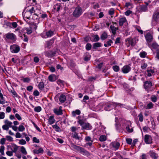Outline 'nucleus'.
I'll list each match as a JSON object with an SVG mask.
<instances>
[{
    "label": "nucleus",
    "mask_w": 159,
    "mask_h": 159,
    "mask_svg": "<svg viewBox=\"0 0 159 159\" xmlns=\"http://www.w3.org/2000/svg\"><path fill=\"white\" fill-rule=\"evenodd\" d=\"M152 20L156 22L153 23L152 22V25L155 26L157 25V23L159 22V10H157L154 12L152 16Z\"/></svg>",
    "instance_id": "nucleus-1"
},
{
    "label": "nucleus",
    "mask_w": 159,
    "mask_h": 159,
    "mask_svg": "<svg viewBox=\"0 0 159 159\" xmlns=\"http://www.w3.org/2000/svg\"><path fill=\"white\" fill-rule=\"evenodd\" d=\"M28 11L31 14V15L33 14V15L37 16L38 17H39V12H40V10L38 9L36 7H32Z\"/></svg>",
    "instance_id": "nucleus-2"
},
{
    "label": "nucleus",
    "mask_w": 159,
    "mask_h": 159,
    "mask_svg": "<svg viewBox=\"0 0 159 159\" xmlns=\"http://www.w3.org/2000/svg\"><path fill=\"white\" fill-rule=\"evenodd\" d=\"M82 13V10L81 8L78 7L75 8L73 13V16L75 17H79Z\"/></svg>",
    "instance_id": "nucleus-3"
},
{
    "label": "nucleus",
    "mask_w": 159,
    "mask_h": 159,
    "mask_svg": "<svg viewBox=\"0 0 159 159\" xmlns=\"http://www.w3.org/2000/svg\"><path fill=\"white\" fill-rule=\"evenodd\" d=\"M10 51L13 53H18L20 50V47L16 44H13L10 47Z\"/></svg>",
    "instance_id": "nucleus-4"
},
{
    "label": "nucleus",
    "mask_w": 159,
    "mask_h": 159,
    "mask_svg": "<svg viewBox=\"0 0 159 159\" xmlns=\"http://www.w3.org/2000/svg\"><path fill=\"white\" fill-rule=\"evenodd\" d=\"M145 38L148 45L151 42L153 39L152 35L150 33H148L145 35Z\"/></svg>",
    "instance_id": "nucleus-5"
},
{
    "label": "nucleus",
    "mask_w": 159,
    "mask_h": 159,
    "mask_svg": "<svg viewBox=\"0 0 159 159\" xmlns=\"http://www.w3.org/2000/svg\"><path fill=\"white\" fill-rule=\"evenodd\" d=\"M152 140L151 136L150 135L146 134L144 136V140L146 143L147 144H151Z\"/></svg>",
    "instance_id": "nucleus-6"
},
{
    "label": "nucleus",
    "mask_w": 159,
    "mask_h": 159,
    "mask_svg": "<svg viewBox=\"0 0 159 159\" xmlns=\"http://www.w3.org/2000/svg\"><path fill=\"white\" fill-rule=\"evenodd\" d=\"M62 107L60 106L59 108H55L53 111L55 114L57 115H61L62 114Z\"/></svg>",
    "instance_id": "nucleus-7"
},
{
    "label": "nucleus",
    "mask_w": 159,
    "mask_h": 159,
    "mask_svg": "<svg viewBox=\"0 0 159 159\" xmlns=\"http://www.w3.org/2000/svg\"><path fill=\"white\" fill-rule=\"evenodd\" d=\"M6 38L12 40H15L16 39V36L15 34L12 33H8L5 35Z\"/></svg>",
    "instance_id": "nucleus-8"
},
{
    "label": "nucleus",
    "mask_w": 159,
    "mask_h": 159,
    "mask_svg": "<svg viewBox=\"0 0 159 159\" xmlns=\"http://www.w3.org/2000/svg\"><path fill=\"white\" fill-rule=\"evenodd\" d=\"M131 70V67L128 65L124 66L121 69L122 72L124 74L128 73Z\"/></svg>",
    "instance_id": "nucleus-9"
},
{
    "label": "nucleus",
    "mask_w": 159,
    "mask_h": 159,
    "mask_svg": "<svg viewBox=\"0 0 159 159\" xmlns=\"http://www.w3.org/2000/svg\"><path fill=\"white\" fill-rule=\"evenodd\" d=\"M152 83L150 81H146L143 85L144 88L146 90L149 89L152 86Z\"/></svg>",
    "instance_id": "nucleus-10"
},
{
    "label": "nucleus",
    "mask_w": 159,
    "mask_h": 159,
    "mask_svg": "<svg viewBox=\"0 0 159 159\" xmlns=\"http://www.w3.org/2000/svg\"><path fill=\"white\" fill-rule=\"evenodd\" d=\"M120 145V143L118 142H115L111 143V145L115 150H117L119 148Z\"/></svg>",
    "instance_id": "nucleus-11"
},
{
    "label": "nucleus",
    "mask_w": 159,
    "mask_h": 159,
    "mask_svg": "<svg viewBox=\"0 0 159 159\" xmlns=\"http://www.w3.org/2000/svg\"><path fill=\"white\" fill-rule=\"evenodd\" d=\"M119 25L120 26H123L124 24L127 21L125 17H124L119 18Z\"/></svg>",
    "instance_id": "nucleus-12"
},
{
    "label": "nucleus",
    "mask_w": 159,
    "mask_h": 159,
    "mask_svg": "<svg viewBox=\"0 0 159 159\" xmlns=\"http://www.w3.org/2000/svg\"><path fill=\"white\" fill-rule=\"evenodd\" d=\"M56 54L55 52H53L52 51H47L46 52L45 55L48 57H52L54 56Z\"/></svg>",
    "instance_id": "nucleus-13"
},
{
    "label": "nucleus",
    "mask_w": 159,
    "mask_h": 159,
    "mask_svg": "<svg viewBox=\"0 0 159 159\" xmlns=\"http://www.w3.org/2000/svg\"><path fill=\"white\" fill-rule=\"evenodd\" d=\"M79 152L84 155L88 156L89 155V152L87 150L82 147L80 149Z\"/></svg>",
    "instance_id": "nucleus-14"
},
{
    "label": "nucleus",
    "mask_w": 159,
    "mask_h": 159,
    "mask_svg": "<svg viewBox=\"0 0 159 159\" xmlns=\"http://www.w3.org/2000/svg\"><path fill=\"white\" fill-rule=\"evenodd\" d=\"M118 104V103H112V104H108L106 105V107L105 108V110L106 111H109L110 110L109 108H111V107H114L115 105H117Z\"/></svg>",
    "instance_id": "nucleus-15"
},
{
    "label": "nucleus",
    "mask_w": 159,
    "mask_h": 159,
    "mask_svg": "<svg viewBox=\"0 0 159 159\" xmlns=\"http://www.w3.org/2000/svg\"><path fill=\"white\" fill-rule=\"evenodd\" d=\"M82 128L84 129H91L92 126L89 123H85L83 125Z\"/></svg>",
    "instance_id": "nucleus-16"
},
{
    "label": "nucleus",
    "mask_w": 159,
    "mask_h": 159,
    "mask_svg": "<svg viewBox=\"0 0 159 159\" xmlns=\"http://www.w3.org/2000/svg\"><path fill=\"white\" fill-rule=\"evenodd\" d=\"M102 44L101 43L97 42L94 43L93 44V48L96 49L98 48H99L102 46Z\"/></svg>",
    "instance_id": "nucleus-17"
},
{
    "label": "nucleus",
    "mask_w": 159,
    "mask_h": 159,
    "mask_svg": "<svg viewBox=\"0 0 159 159\" xmlns=\"http://www.w3.org/2000/svg\"><path fill=\"white\" fill-rule=\"evenodd\" d=\"M110 29L113 34L115 35L116 33V30H118V27H115L113 25H111L110 26Z\"/></svg>",
    "instance_id": "nucleus-18"
},
{
    "label": "nucleus",
    "mask_w": 159,
    "mask_h": 159,
    "mask_svg": "<svg viewBox=\"0 0 159 159\" xmlns=\"http://www.w3.org/2000/svg\"><path fill=\"white\" fill-rule=\"evenodd\" d=\"M66 96L63 94H61L59 98V100L61 103L64 102L66 100Z\"/></svg>",
    "instance_id": "nucleus-19"
},
{
    "label": "nucleus",
    "mask_w": 159,
    "mask_h": 159,
    "mask_svg": "<svg viewBox=\"0 0 159 159\" xmlns=\"http://www.w3.org/2000/svg\"><path fill=\"white\" fill-rule=\"evenodd\" d=\"M48 79L50 81H54L56 80L57 77L55 75H51L48 76Z\"/></svg>",
    "instance_id": "nucleus-20"
},
{
    "label": "nucleus",
    "mask_w": 159,
    "mask_h": 159,
    "mask_svg": "<svg viewBox=\"0 0 159 159\" xmlns=\"http://www.w3.org/2000/svg\"><path fill=\"white\" fill-rule=\"evenodd\" d=\"M31 16V14L28 11V10L23 15L24 17L25 18L27 19H30Z\"/></svg>",
    "instance_id": "nucleus-21"
},
{
    "label": "nucleus",
    "mask_w": 159,
    "mask_h": 159,
    "mask_svg": "<svg viewBox=\"0 0 159 159\" xmlns=\"http://www.w3.org/2000/svg\"><path fill=\"white\" fill-rule=\"evenodd\" d=\"M70 146H71L74 148V149H76L77 151H78V152H79L80 150V149L81 148V147H80L79 146H77L76 145H75L73 143H72L70 144Z\"/></svg>",
    "instance_id": "nucleus-22"
},
{
    "label": "nucleus",
    "mask_w": 159,
    "mask_h": 159,
    "mask_svg": "<svg viewBox=\"0 0 159 159\" xmlns=\"http://www.w3.org/2000/svg\"><path fill=\"white\" fill-rule=\"evenodd\" d=\"M43 152V150L42 148H40L38 150L34 149L33 150V152L34 154H39Z\"/></svg>",
    "instance_id": "nucleus-23"
},
{
    "label": "nucleus",
    "mask_w": 159,
    "mask_h": 159,
    "mask_svg": "<svg viewBox=\"0 0 159 159\" xmlns=\"http://www.w3.org/2000/svg\"><path fill=\"white\" fill-rule=\"evenodd\" d=\"M55 120L53 116H51L49 117L48 119V123L50 125H52L54 123Z\"/></svg>",
    "instance_id": "nucleus-24"
},
{
    "label": "nucleus",
    "mask_w": 159,
    "mask_h": 159,
    "mask_svg": "<svg viewBox=\"0 0 159 159\" xmlns=\"http://www.w3.org/2000/svg\"><path fill=\"white\" fill-rule=\"evenodd\" d=\"M126 42H128L129 44H130L131 46H134V44L133 42V39L132 38H128L126 40Z\"/></svg>",
    "instance_id": "nucleus-25"
},
{
    "label": "nucleus",
    "mask_w": 159,
    "mask_h": 159,
    "mask_svg": "<svg viewBox=\"0 0 159 159\" xmlns=\"http://www.w3.org/2000/svg\"><path fill=\"white\" fill-rule=\"evenodd\" d=\"M81 113L80 111L79 110H76L75 111H73L72 112V115L73 116L75 117L76 115H79Z\"/></svg>",
    "instance_id": "nucleus-26"
},
{
    "label": "nucleus",
    "mask_w": 159,
    "mask_h": 159,
    "mask_svg": "<svg viewBox=\"0 0 159 159\" xmlns=\"http://www.w3.org/2000/svg\"><path fill=\"white\" fill-rule=\"evenodd\" d=\"M112 43L113 41L109 39L104 44V46L106 47L110 46L111 45V43Z\"/></svg>",
    "instance_id": "nucleus-27"
},
{
    "label": "nucleus",
    "mask_w": 159,
    "mask_h": 159,
    "mask_svg": "<svg viewBox=\"0 0 159 159\" xmlns=\"http://www.w3.org/2000/svg\"><path fill=\"white\" fill-rule=\"evenodd\" d=\"M107 37V33L104 32L103 33L101 36V39L102 40H104L106 39Z\"/></svg>",
    "instance_id": "nucleus-28"
},
{
    "label": "nucleus",
    "mask_w": 159,
    "mask_h": 159,
    "mask_svg": "<svg viewBox=\"0 0 159 159\" xmlns=\"http://www.w3.org/2000/svg\"><path fill=\"white\" fill-rule=\"evenodd\" d=\"M150 156L151 157L153 158L154 159H157V155L155 152L152 151L150 152Z\"/></svg>",
    "instance_id": "nucleus-29"
},
{
    "label": "nucleus",
    "mask_w": 159,
    "mask_h": 159,
    "mask_svg": "<svg viewBox=\"0 0 159 159\" xmlns=\"http://www.w3.org/2000/svg\"><path fill=\"white\" fill-rule=\"evenodd\" d=\"M152 107L153 104L150 102L147 104V106L144 107V108L145 109H147L152 108Z\"/></svg>",
    "instance_id": "nucleus-30"
},
{
    "label": "nucleus",
    "mask_w": 159,
    "mask_h": 159,
    "mask_svg": "<svg viewBox=\"0 0 159 159\" xmlns=\"http://www.w3.org/2000/svg\"><path fill=\"white\" fill-rule=\"evenodd\" d=\"M152 47L153 48L156 49L157 50V49H159V45L156 43H153L152 45Z\"/></svg>",
    "instance_id": "nucleus-31"
},
{
    "label": "nucleus",
    "mask_w": 159,
    "mask_h": 159,
    "mask_svg": "<svg viewBox=\"0 0 159 159\" xmlns=\"http://www.w3.org/2000/svg\"><path fill=\"white\" fill-rule=\"evenodd\" d=\"M72 136L73 138L77 140L80 139V137L78 136V134L76 132H73L72 133Z\"/></svg>",
    "instance_id": "nucleus-32"
},
{
    "label": "nucleus",
    "mask_w": 159,
    "mask_h": 159,
    "mask_svg": "<svg viewBox=\"0 0 159 159\" xmlns=\"http://www.w3.org/2000/svg\"><path fill=\"white\" fill-rule=\"evenodd\" d=\"M99 139L100 141L103 142L106 140L107 138L105 135H101L100 136Z\"/></svg>",
    "instance_id": "nucleus-33"
},
{
    "label": "nucleus",
    "mask_w": 159,
    "mask_h": 159,
    "mask_svg": "<svg viewBox=\"0 0 159 159\" xmlns=\"http://www.w3.org/2000/svg\"><path fill=\"white\" fill-rule=\"evenodd\" d=\"M154 72V71L152 70H147V75L149 77L151 76H152V74H153Z\"/></svg>",
    "instance_id": "nucleus-34"
},
{
    "label": "nucleus",
    "mask_w": 159,
    "mask_h": 159,
    "mask_svg": "<svg viewBox=\"0 0 159 159\" xmlns=\"http://www.w3.org/2000/svg\"><path fill=\"white\" fill-rule=\"evenodd\" d=\"M38 87L41 90H42L44 88V83L43 82H40L38 84Z\"/></svg>",
    "instance_id": "nucleus-35"
},
{
    "label": "nucleus",
    "mask_w": 159,
    "mask_h": 159,
    "mask_svg": "<svg viewBox=\"0 0 159 159\" xmlns=\"http://www.w3.org/2000/svg\"><path fill=\"white\" fill-rule=\"evenodd\" d=\"M92 45L90 43H88L86 44L85 46L86 49L87 51L90 50L91 48Z\"/></svg>",
    "instance_id": "nucleus-36"
},
{
    "label": "nucleus",
    "mask_w": 159,
    "mask_h": 159,
    "mask_svg": "<svg viewBox=\"0 0 159 159\" xmlns=\"http://www.w3.org/2000/svg\"><path fill=\"white\" fill-rule=\"evenodd\" d=\"M100 38L98 35H95L93 36V40L94 42H97L99 40Z\"/></svg>",
    "instance_id": "nucleus-37"
},
{
    "label": "nucleus",
    "mask_w": 159,
    "mask_h": 159,
    "mask_svg": "<svg viewBox=\"0 0 159 159\" xmlns=\"http://www.w3.org/2000/svg\"><path fill=\"white\" fill-rule=\"evenodd\" d=\"M21 152L25 155H27V152L25 150V148L23 146L21 147Z\"/></svg>",
    "instance_id": "nucleus-38"
},
{
    "label": "nucleus",
    "mask_w": 159,
    "mask_h": 159,
    "mask_svg": "<svg viewBox=\"0 0 159 159\" xmlns=\"http://www.w3.org/2000/svg\"><path fill=\"white\" fill-rule=\"evenodd\" d=\"M42 108L40 106H38L35 107L34 108V111L36 112H39L41 110Z\"/></svg>",
    "instance_id": "nucleus-39"
},
{
    "label": "nucleus",
    "mask_w": 159,
    "mask_h": 159,
    "mask_svg": "<svg viewBox=\"0 0 159 159\" xmlns=\"http://www.w3.org/2000/svg\"><path fill=\"white\" fill-rule=\"evenodd\" d=\"M53 34V32L52 31H49L46 33V35L47 37L52 36Z\"/></svg>",
    "instance_id": "nucleus-40"
},
{
    "label": "nucleus",
    "mask_w": 159,
    "mask_h": 159,
    "mask_svg": "<svg viewBox=\"0 0 159 159\" xmlns=\"http://www.w3.org/2000/svg\"><path fill=\"white\" fill-rule=\"evenodd\" d=\"M85 140L86 142L91 141L93 142V141L92 140L91 138L89 136H86L85 137Z\"/></svg>",
    "instance_id": "nucleus-41"
},
{
    "label": "nucleus",
    "mask_w": 159,
    "mask_h": 159,
    "mask_svg": "<svg viewBox=\"0 0 159 159\" xmlns=\"http://www.w3.org/2000/svg\"><path fill=\"white\" fill-rule=\"evenodd\" d=\"M4 122L6 125H7L9 127V126L10 127H11V125L12 124V122L8 121L7 120H5Z\"/></svg>",
    "instance_id": "nucleus-42"
},
{
    "label": "nucleus",
    "mask_w": 159,
    "mask_h": 159,
    "mask_svg": "<svg viewBox=\"0 0 159 159\" xmlns=\"http://www.w3.org/2000/svg\"><path fill=\"white\" fill-rule=\"evenodd\" d=\"M39 17H41V18H46L47 17V15L46 14H41V13L40 12H39Z\"/></svg>",
    "instance_id": "nucleus-43"
},
{
    "label": "nucleus",
    "mask_w": 159,
    "mask_h": 159,
    "mask_svg": "<svg viewBox=\"0 0 159 159\" xmlns=\"http://www.w3.org/2000/svg\"><path fill=\"white\" fill-rule=\"evenodd\" d=\"M25 129L24 127L22 125H19L18 128V130L19 131H23Z\"/></svg>",
    "instance_id": "nucleus-44"
},
{
    "label": "nucleus",
    "mask_w": 159,
    "mask_h": 159,
    "mask_svg": "<svg viewBox=\"0 0 159 159\" xmlns=\"http://www.w3.org/2000/svg\"><path fill=\"white\" fill-rule=\"evenodd\" d=\"M113 70L116 72H117L119 70V67L117 66H113Z\"/></svg>",
    "instance_id": "nucleus-45"
},
{
    "label": "nucleus",
    "mask_w": 159,
    "mask_h": 159,
    "mask_svg": "<svg viewBox=\"0 0 159 159\" xmlns=\"http://www.w3.org/2000/svg\"><path fill=\"white\" fill-rule=\"evenodd\" d=\"M114 13V9L112 8L110 9L108 11V14L110 15H113Z\"/></svg>",
    "instance_id": "nucleus-46"
},
{
    "label": "nucleus",
    "mask_w": 159,
    "mask_h": 159,
    "mask_svg": "<svg viewBox=\"0 0 159 159\" xmlns=\"http://www.w3.org/2000/svg\"><path fill=\"white\" fill-rule=\"evenodd\" d=\"M4 148L5 147L3 146H1V148L0 149V152H1V154L3 155H4Z\"/></svg>",
    "instance_id": "nucleus-47"
},
{
    "label": "nucleus",
    "mask_w": 159,
    "mask_h": 159,
    "mask_svg": "<svg viewBox=\"0 0 159 159\" xmlns=\"http://www.w3.org/2000/svg\"><path fill=\"white\" fill-rule=\"evenodd\" d=\"M140 56L142 57H144L146 55V53L145 52H143L140 53Z\"/></svg>",
    "instance_id": "nucleus-48"
},
{
    "label": "nucleus",
    "mask_w": 159,
    "mask_h": 159,
    "mask_svg": "<svg viewBox=\"0 0 159 159\" xmlns=\"http://www.w3.org/2000/svg\"><path fill=\"white\" fill-rule=\"evenodd\" d=\"M19 143L21 145L25 144L26 143V142L25 140L21 139L19 140Z\"/></svg>",
    "instance_id": "nucleus-49"
},
{
    "label": "nucleus",
    "mask_w": 159,
    "mask_h": 159,
    "mask_svg": "<svg viewBox=\"0 0 159 159\" xmlns=\"http://www.w3.org/2000/svg\"><path fill=\"white\" fill-rule=\"evenodd\" d=\"M6 138H7V140L9 141H13V139L11 136L7 135L6 136Z\"/></svg>",
    "instance_id": "nucleus-50"
},
{
    "label": "nucleus",
    "mask_w": 159,
    "mask_h": 159,
    "mask_svg": "<svg viewBox=\"0 0 159 159\" xmlns=\"http://www.w3.org/2000/svg\"><path fill=\"white\" fill-rule=\"evenodd\" d=\"M52 127L53 128L55 129H56V130L57 131H58L60 129V127L57 125L56 124L55 125H53L52 126Z\"/></svg>",
    "instance_id": "nucleus-51"
},
{
    "label": "nucleus",
    "mask_w": 159,
    "mask_h": 159,
    "mask_svg": "<svg viewBox=\"0 0 159 159\" xmlns=\"http://www.w3.org/2000/svg\"><path fill=\"white\" fill-rule=\"evenodd\" d=\"M126 140L127 143L129 144H131L132 142V140L131 139L126 138Z\"/></svg>",
    "instance_id": "nucleus-52"
},
{
    "label": "nucleus",
    "mask_w": 159,
    "mask_h": 159,
    "mask_svg": "<svg viewBox=\"0 0 159 159\" xmlns=\"http://www.w3.org/2000/svg\"><path fill=\"white\" fill-rule=\"evenodd\" d=\"M33 142L38 143H39L40 142L39 139H37L36 137H33Z\"/></svg>",
    "instance_id": "nucleus-53"
},
{
    "label": "nucleus",
    "mask_w": 159,
    "mask_h": 159,
    "mask_svg": "<svg viewBox=\"0 0 159 159\" xmlns=\"http://www.w3.org/2000/svg\"><path fill=\"white\" fill-rule=\"evenodd\" d=\"M151 100L152 102H156L157 100V98L155 96H153L151 97Z\"/></svg>",
    "instance_id": "nucleus-54"
},
{
    "label": "nucleus",
    "mask_w": 159,
    "mask_h": 159,
    "mask_svg": "<svg viewBox=\"0 0 159 159\" xmlns=\"http://www.w3.org/2000/svg\"><path fill=\"white\" fill-rule=\"evenodd\" d=\"M139 120L141 122L143 120V117L142 114L140 113L139 115Z\"/></svg>",
    "instance_id": "nucleus-55"
},
{
    "label": "nucleus",
    "mask_w": 159,
    "mask_h": 159,
    "mask_svg": "<svg viewBox=\"0 0 159 159\" xmlns=\"http://www.w3.org/2000/svg\"><path fill=\"white\" fill-rule=\"evenodd\" d=\"M2 128L3 130H7L9 129V126L5 124L2 126Z\"/></svg>",
    "instance_id": "nucleus-56"
},
{
    "label": "nucleus",
    "mask_w": 159,
    "mask_h": 159,
    "mask_svg": "<svg viewBox=\"0 0 159 159\" xmlns=\"http://www.w3.org/2000/svg\"><path fill=\"white\" fill-rule=\"evenodd\" d=\"M5 117V113L4 112H2L0 113V119H4Z\"/></svg>",
    "instance_id": "nucleus-57"
},
{
    "label": "nucleus",
    "mask_w": 159,
    "mask_h": 159,
    "mask_svg": "<svg viewBox=\"0 0 159 159\" xmlns=\"http://www.w3.org/2000/svg\"><path fill=\"white\" fill-rule=\"evenodd\" d=\"M147 66V65L146 63H144L142 64L141 66V68L142 69H145Z\"/></svg>",
    "instance_id": "nucleus-58"
},
{
    "label": "nucleus",
    "mask_w": 159,
    "mask_h": 159,
    "mask_svg": "<svg viewBox=\"0 0 159 159\" xmlns=\"http://www.w3.org/2000/svg\"><path fill=\"white\" fill-rule=\"evenodd\" d=\"M34 60L35 62L37 63L39 62V59L38 57H35L34 58Z\"/></svg>",
    "instance_id": "nucleus-59"
},
{
    "label": "nucleus",
    "mask_w": 159,
    "mask_h": 159,
    "mask_svg": "<svg viewBox=\"0 0 159 159\" xmlns=\"http://www.w3.org/2000/svg\"><path fill=\"white\" fill-rule=\"evenodd\" d=\"M34 95L36 96H38L39 95V93L37 90H35L33 93Z\"/></svg>",
    "instance_id": "nucleus-60"
},
{
    "label": "nucleus",
    "mask_w": 159,
    "mask_h": 159,
    "mask_svg": "<svg viewBox=\"0 0 159 159\" xmlns=\"http://www.w3.org/2000/svg\"><path fill=\"white\" fill-rule=\"evenodd\" d=\"M11 92L15 97H17V94L14 90H11Z\"/></svg>",
    "instance_id": "nucleus-61"
},
{
    "label": "nucleus",
    "mask_w": 159,
    "mask_h": 159,
    "mask_svg": "<svg viewBox=\"0 0 159 159\" xmlns=\"http://www.w3.org/2000/svg\"><path fill=\"white\" fill-rule=\"evenodd\" d=\"M120 37L117 38L116 40L115 41V44L119 43H120Z\"/></svg>",
    "instance_id": "nucleus-62"
},
{
    "label": "nucleus",
    "mask_w": 159,
    "mask_h": 159,
    "mask_svg": "<svg viewBox=\"0 0 159 159\" xmlns=\"http://www.w3.org/2000/svg\"><path fill=\"white\" fill-rule=\"evenodd\" d=\"M15 116L19 120H21L22 119V118L21 117V116H20V115L19 114L17 113H16L15 114Z\"/></svg>",
    "instance_id": "nucleus-63"
},
{
    "label": "nucleus",
    "mask_w": 159,
    "mask_h": 159,
    "mask_svg": "<svg viewBox=\"0 0 159 159\" xmlns=\"http://www.w3.org/2000/svg\"><path fill=\"white\" fill-rule=\"evenodd\" d=\"M30 80L28 77L24 78L23 79V81L24 82H29Z\"/></svg>",
    "instance_id": "nucleus-64"
}]
</instances>
